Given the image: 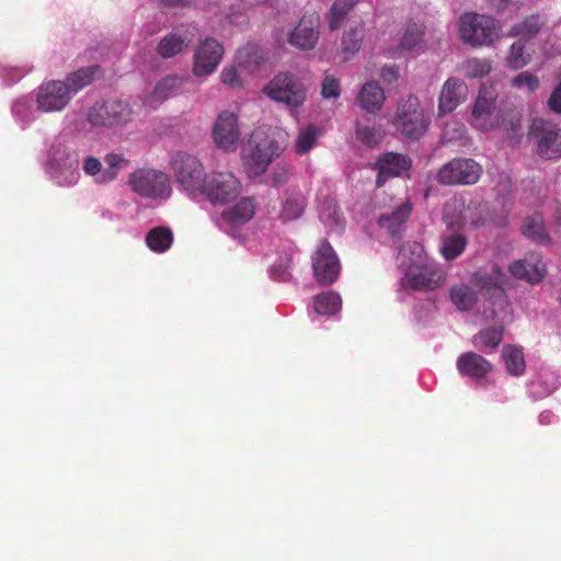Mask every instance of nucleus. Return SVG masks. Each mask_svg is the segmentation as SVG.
Returning a JSON list of instances; mask_svg holds the SVG:
<instances>
[{
    "label": "nucleus",
    "mask_w": 561,
    "mask_h": 561,
    "mask_svg": "<svg viewBox=\"0 0 561 561\" xmlns=\"http://www.w3.org/2000/svg\"><path fill=\"white\" fill-rule=\"evenodd\" d=\"M467 84L458 78L447 79L438 96V115L449 114L462 104L468 98Z\"/></svg>",
    "instance_id": "nucleus-22"
},
{
    "label": "nucleus",
    "mask_w": 561,
    "mask_h": 561,
    "mask_svg": "<svg viewBox=\"0 0 561 561\" xmlns=\"http://www.w3.org/2000/svg\"><path fill=\"white\" fill-rule=\"evenodd\" d=\"M450 299L458 310L471 309L477 302L476 293L466 284H457L450 288Z\"/></svg>",
    "instance_id": "nucleus-40"
},
{
    "label": "nucleus",
    "mask_w": 561,
    "mask_h": 561,
    "mask_svg": "<svg viewBox=\"0 0 561 561\" xmlns=\"http://www.w3.org/2000/svg\"><path fill=\"white\" fill-rule=\"evenodd\" d=\"M173 243V233L169 228L154 227L146 236L147 247L156 253H164Z\"/></svg>",
    "instance_id": "nucleus-34"
},
{
    "label": "nucleus",
    "mask_w": 561,
    "mask_h": 561,
    "mask_svg": "<svg viewBox=\"0 0 561 561\" xmlns=\"http://www.w3.org/2000/svg\"><path fill=\"white\" fill-rule=\"evenodd\" d=\"M511 83L516 90L527 94H533L538 90L540 80L536 75L529 71H523L514 77Z\"/></svg>",
    "instance_id": "nucleus-47"
},
{
    "label": "nucleus",
    "mask_w": 561,
    "mask_h": 561,
    "mask_svg": "<svg viewBox=\"0 0 561 561\" xmlns=\"http://www.w3.org/2000/svg\"><path fill=\"white\" fill-rule=\"evenodd\" d=\"M403 282L417 290H432L445 283V272L435 261L425 264L409 265Z\"/></svg>",
    "instance_id": "nucleus-17"
},
{
    "label": "nucleus",
    "mask_w": 561,
    "mask_h": 561,
    "mask_svg": "<svg viewBox=\"0 0 561 561\" xmlns=\"http://www.w3.org/2000/svg\"><path fill=\"white\" fill-rule=\"evenodd\" d=\"M492 65L488 59L470 58L461 66L463 75L470 79L485 77L490 73Z\"/></svg>",
    "instance_id": "nucleus-46"
},
{
    "label": "nucleus",
    "mask_w": 561,
    "mask_h": 561,
    "mask_svg": "<svg viewBox=\"0 0 561 561\" xmlns=\"http://www.w3.org/2000/svg\"><path fill=\"white\" fill-rule=\"evenodd\" d=\"M188 46V41L185 36L171 33L164 36L158 44V54L163 58H171L182 53Z\"/></svg>",
    "instance_id": "nucleus-38"
},
{
    "label": "nucleus",
    "mask_w": 561,
    "mask_h": 561,
    "mask_svg": "<svg viewBox=\"0 0 561 561\" xmlns=\"http://www.w3.org/2000/svg\"><path fill=\"white\" fill-rule=\"evenodd\" d=\"M356 137L360 142L367 146H374L379 142L382 135L379 130H376L375 128L358 127L356 130Z\"/></svg>",
    "instance_id": "nucleus-52"
},
{
    "label": "nucleus",
    "mask_w": 561,
    "mask_h": 561,
    "mask_svg": "<svg viewBox=\"0 0 561 561\" xmlns=\"http://www.w3.org/2000/svg\"><path fill=\"white\" fill-rule=\"evenodd\" d=\"M422 42V33L416 25L408 27L402 35L398 47L389 48L387 55L391 58L399 57L404 51H415Z\"/></svg>",
    "instance_id": "nucleus-35"
},
{
    "label": "nucleus",
    "mask_w": 561,
    "mask_h": 561,
    "mask_svg": "<svg viewBox=\"0 0 561 561\" xmlns=\"http://www.w3.org/2000/svg\"><path fill=\"white\" fill-rule=\"evenodd\" d=\"M323 135V128L316 124H307L298 128L291 150L297 156H305L314 149Z\"/></svg>",
    "instance_id": "nucleus-27"
},
{
    "label": "nucleus",
    "mask_w": 561,
    "mask_h": 561,
    "mask_svg": "<svg viewBox=\"0 0 561 561\" xmlns=\"http://www.w3.org/2000/svg\"><path fill=\"white\" fill-rule=\"evenodd\" d=\"M35 98L31 95H23L18 98L12 104V113L18 122L23 126H27L35 121L37 106L34 107Z\"/></svg>",
    "instance_id": "nucleus-33"
},
{
    "label": "nucleus",
    "mask_w": 561,
    "mask_h": 561,
    "mask_svg": "<svg viewBox=\"0 0 561 561\" xmlns=\"http://www.w3.org/2000/svg\"><path fill=\"white\" fill-rule=\"evenodd\" d=\"M273 101L284 104L291 114L305 103L307 85L301 78L290 72L276 75L263 89Z\"/></svg>",
    "instance_id": "nucleus-5"
},
{
    "label": "nucleus",
    "mask_w": 561,
    "mask_h": 561,
    "mask_svg": "<svg viewBox=\"0 0 561 561\" xmlns=\"http://www.w3.org/2000/svg\"><path fill=\"white\" fill-rule=\"evenodd\" d=\"M540 422L547 423L550 420V414L548 412H543L539 416Z\"/></svg>",
    "instance_id": "nucleus-56"
},
{
    "label": "nucleus",
    "mask_w": 561,
    "mask_h": 561,
    "mask_svg": "<svg viewBox=\"0 0 561 561\" xmlns=\"http://www.w3.org/2000/svg\"><path fill=\"white\" fill-rule=\"evenodd\" d=\"M172 168L181 186L191 195L201 194L204 188V169L192 156L178 153L172 160Z\"/></svg>",
    "instance_id": "nucleus-13"
},
{
    "label": "nucleus",
    "mask_w": 561,
    "mask_h": 561,
    "mask_svg": "<svg viewBox=\"0 0 561 561\" xmlns=\"http://www.w3.org/2000/svg\"><path fill=\"white\" fill-rule=\"evenodd\" d=\"M530 61V56L525 54V45L518 41L515 42L506 56V65L512 69H522Z\"/></svg>",
    "instance_id": "nucleus-48"
},
{
    "label": "nucleus",
    "mask_w": 561,
    "mask_h": 561,
    "mask_svg": "<svg viewBox=\"0 0 561 561\" xmlns=\"http://www.w3.org/2000/svg\"><path fill=\"white\" fill-rule=\"evenodd\" d=\"M380 77L387 83L396 82L399 79V69L396 66H385L380 70Z\"/></svg>",
    "instance_id": "nucleus-54"
},
{
    "label": "nucleus",
    "mask_w": 561,
    "mask_h": 561,
    "mask_svg": "<svg viewBox=\"0 0 561 561\" xmlns=\"http://www.w3.org/2000/svg\"><path fill=\"white\" fill-rule=\"evenodd\" d=\"M511 274L528 283L537 284L545 275L546 265L538 254L531 253L522 260H516L510 265Z\"/></svg>",
    "instance_id": "nucleus-25"
},
{
    "label": "nucleus",
    "mask_w": 561,
    "mask_h": 561,
    "mask_svg": "<svg viewBox=\"0 0 561 561\" xmlns=\"http://www.w3.org/2000/svg\"><path fill=\"white\" fill-rule=\"evenodd\" d=\"M249 75L243 72L237 62L233 60L231 64L225 66L219 73L220 82L229 89H242L245 83V78Z\"/></svg>",
    "instance_id": "nucleus-42"
},
{
    "label": "nucleus",
    "mask_w": 561,
    "mask_h": 561,
    "mask_svg": "<svg viewBox=\"0 0 561 561\" xmlns=\"http://www.w3.org/2000/svg\"><path fill=\"white\" fill-rule=\"evenodd\" d=\"M430 117L416 98H409L398 106L393 125L404 137L419 139L427 131Z\"/></svg>",
    "instance_id": "nucleus-9"
},
{
    "label": "nucleus",
    "mask_w": 561,
    "mask_h": 561,
    "mask_svg": "<svg viewBox=\"0 0 561 561\" xmlns=\"http://www.w3.org/2000/svg\"><path fill=\"white\" fill-rule=\"evenodd\" d=\"M466 244L467 240L461 233L451 232L442 237L439 251L445 260L451 261L465 251Z\"/></svg>",
    "instance_id": "nucleus-37"
},
{
    "label": "nucleus",
    "mask_w": 561,
    "mask_h": 561,
    "mask_svg": "<svg viewBox=\"0 0 561 561\" xmlns=\"http://www.w3.org/2000/svg\"><path fill=\"white\" fill-rule=\"evenodd\" d=\"M45 164L59 186H72L80 180L78 151L75 145L64 137H56L48 142Z\"/></svg>",
    "instance_id": "nucleus-2"
},
{
    "label": "nucleus",
    "mask_w": 561,
    "mask_h": 561,
    "mask_svg": "<svg viewBox=\"0 0 561 561\" xmlns=\"http://www.w3.org/2000/svg\"><path fill=\"white\" fill-rule=\"evenodd\" d=\"M482 168L472 159H454L440 168L437 179L443 184L469 185L478 182Z\"/></svg>",
    "instance_id": "nucleus-15"
},
{
    "label": "nucleus",
    "mask_w": 561,
    "mask_h": 561,
    "mask_svg": "<svg viewBox=\"0 0 561 561\" xmlns=\"http://www.w3.org/2000/svg\"><path fill=\"white\" fill-rule=\"evenodd\" d=\"M459 37L472 46H486L500 38L501 27L491 16L463 13L457 22Z\"/></svg>",
    "instance_id": "nucleus-6"
},
{
    "label": "nucleus",
    "mask_w": 561,
    "mask_h": 561,
    "mask_svg": "<svg viewBox=\"0 0 561 561\" xmlns=\"http://www.w3.org/2000/svg\"><path fill=\"white\" fill-rule=\"evenodd\" d=\"M536 151L543 159L561 158V129L549 122H534L530 131Z\"/></svg>",
    "instance_id": "nucleus-19"
},
{
    "label": "nucleus",
    "mask_w": 561,
    "mask_h": 561,
    "mask_svg": "<svg viewBox=\"0 0 561 561\" xmlns=\"http://www.w3.org/2000/svg\"><path fill=\"white\" fill-rule=\"evenodd\" d=\"M127 164L126 159L116 153H108L103 162L94 156H87L82 160L83 173L96 184L113 182L122 169Z\"/></svg>",
    "instance_id": "nucleus-14"
},
{
    "label": "nucleus",
    "mask_w": 561,
    "mask_h": 561,
    "mask_svg": "<svg viewBox=\"0 0 561 561\" xmlns=\"http://www.w3.org/2000/svg\"><path fill=\"white\" fill-rule=\"evenodd\" d=\"M185 77L167 76L159 80L154 87L142 94V104L149 108H156L164 101L175 95L186 82Z\"/></svg>",
    "instance_id": "nucleus-23"
},
{
    "label": "nucleus",
    "mask_w": 561,
    "mask_h": 561,
    "mask_svg": "<svg viewBox=\"0 0 561 561\" xmlns=\"http://www.w3.org/2000/svg\"><path fill=\"white\" fill-rule=\"evenodd\" d=\"M469 123L472 127L488 131L503 125L502 117L495 107V99L484 89L479 91L472 104Z\"/></svg>",
    "instance_id": "nucleus-16"
},
{
    "label": "nucleus",
    "mask_w": 561,
    "mask_h": 561,
    "mask_svg": "<svg viewBox=\"0 0 561 561\" xmlns=\"http://www.w3.org/2000/svg\"><path fill=\"white\" fill-rule=\"evenodd\" d=\"M240 181L230 172H214L205 178L203 194L211 204L225 205L241 195Z\"/></svg>",
    "instance_id": "nucleus-12"
},
{
    "label": "nucleus",
    "mask_w": 561,
    "mask_h": 561,
    "mask_svg": "<svg viewBox=\"0 0 561 561\" xmlns=\"http://www.w3.org/2000/svg\"><path fill=\"white\" fill-rule=\"evenodd\" d=\"M241 137L238 115L231 111H222L213 126V140L216 146L227 152L237 150Z\"/></svg>",
    "instance_id": "nucleus-18"
},
{
    "label": "nucleus",
    "mask_w": 561,
    "mask_h": 561,
    "mask_svg": "<svg viewBox=\"0 0 561 561\" xmlns=\"http://www.w3.org/2000/svg\"><path fill=\"white\" fill-rule=\"evenodd\" d=\"M411 209L412 207L409 202H402L391 213L380 216L378 220L379 226L387 230L389 233L396 234L400 231L401 226L409 218Z\"/></svg>",
    "instance_id": "nucleus-31"
},
{
    "label": "nucleus",
    "mask_w": 561,
    "mask_h": 561,
    "mask_svg": "<svg viewBox=\"0 0 561 561\" xmlns=\"http://www.w3.org/2000/svg\"><path fill=\"white\" fill-rule=\"evenodd\" d=\"M355 4L354 0H337L331 8L329 15V25L331 30H336L344 16Z\"/></svg>",
    "instance_id": "nucleus-49"
},
{
    "label": "nucleus",
    "mask_w": 561,
    "mask_h": 561,
    "mask_svg": "<svg viewBox=\"0 0 561 561\" xmlns=\"http://www.w3.org/2000/svg\"><path fill=\"white\" fill-rule=\"evenodd\" d=\"M502 359L510 375L515 377L524 375L526 370V362L524 352L520 347L515 345H505L502 350Z\"/></svg>",
    "instance_id": "nucleus-32"
},
{
    "label": "nucleus",
    "mask_w": 561,
    "mask_h": 561,
    "mask_svg": "<svg viewBox=\"0 0 561 561\" xmlns=\"http://www.w3.org/2000/svg\"><path fill=\"white\" fill-rule=\"evenodd\" d=\"M312 270L316 280L322 285L334 283L341 272L339 257L332 247L322 242L312 255Z\"/></svg>",
    "instance_id": "nucleus-20"
},
{
    "label": "nucleus",
    "mask_w": 561,
    "mask_h": 561,
    "mask_svg": "<svg viewBox=\"0 0 561 561\" xmlns=\"http://www.w3.org/2000/svg\"><path fill=\"white\" fill-rule=\"evenodd\" d=\"M386 100L383 89L375 81H368L362 85L356 96L359 106L369 112L377 113Z\"/></svg>",
    "instance_id": "nucleus-29"
},
{
    "label": "nucleus",
    "mask_w": 561,
    "mask_h": 561,
    "mask_svg": "<svg viewBox=\"0 0 561 561\" xmlns=\"http://www.w3.org/2000/svg\"><path fill=\"white\" fill-rule=\"evenodd\" d=\"M557 80L558 82L553 88L547 104L550 111L561 114V70L558 73Z\"/></svg>",
    "instance_id": "nucleus-53"
},
{
    "label": "nucleus",
    "mask_w": 561,
    "mask_h": 561,
    "mask_svg": "<svg viewBox=\"0 0 561 561\" xmlns=\"http://www.w3.org/2000/svg\"><path fill=\"white\" fill-rule=\"evenodd\" d=\"M99 73V68L93 66L79 69L68 75L65 80H50L41 84L35 92L37 110L43 113L64 111L72 98Z\"/></svg>",
    "instance_id": "nucleus-1"
},
{
    "label": "nucleus",
    "mask_w": 561,
    "mask_h": 561,
    "mask_svg": "<svg viewBox=\"0 0 561 561\" xmlns=\"http://www.w3.org/2000/svg\"><path fill=\"white\" fill-rule=\"evenodd\" d=\"M274 135L275 130L272 128H259L242 148V164L249 178L264 174L272 161L280 153V147Z\"/></svg>",
    "instance_id": "nucleus-3"
},
{
    "label": "nucleus",
    "mask_w": 561,
    "mask_h": 561,
    "mask_svg": "<svg viewBox=\"0 0 561 561\" xmlns=\"http://www.w3.org/2000/svg\"><path fill=\"white\" fill-rule=\"evenodd\" d=\"M410 167L411 161L403 154L392 152L383 154L376 163L378 170L377 185L381 186L391 176L401 175Z\"/></svg>",
    "instance_id": "nucleus-26"
},
{
    "label": "nucleus",
    "mask_w": 561,
    "mask_h": 561,
    "mask_svg": "<svg viewBox=\"0 0 561 561\" xmlns=\"http://www.w3.org/2000/svg\"><path fill=\"white\" fill-rule=\"evenodd\" d=\"M319 39V22L312 18H302L298 24L288 30L282 31L279 42H287L300 50H311Z\"/></svg>",
    "instance_id": "nucleus-21"
},
{
    "label": "nucleus",
    "mask_w": 561,
    "mask_h": 561,
    "mask_svg": "<svg viewBox=\"0 0 561 561\" xmlns=\"http://www.w3.org/2000/svg\"><path fill=\"white\" fill-rule=\"evenodd\" d=\"M341 94L340 81L332 75H327L321 84V95L323 99H337Z\"/></svg>",
    "instance_id": "nucleus-51"
},
{
    "label": "nucleus",
    "mask_w": 561,
    "mask_h": 561,
    "mask_svg": "<svg viewBox=\"0 0 561 561\" xmlns=\"http://www.w3.org/2000/svg\"><path fill=\"white\" fill-rule=\"evenodd\" d=\"M400 257L401 263L405 265V268L409 265L425 264L434 261L428 257L424 247L416 241L407 242L400 250Z\"/></svg>",
    "instance_id": "nucleus-39"
},
{
    "label": "nucleus",
    "mask_w": 561,
    "mask_h": 561,
    "mask_svg": "<svg viewBox=\"0 0 561 561\" xmlns=\"http://www.w3.org/2000/svg\"><path fill=\"white\" fill-rule=\"evenodd\" d=\"M225 53V47L218 39L210 36L201 38L194 48L192 73L197 78L209 77L221 64Z\"/></svg>",
    "instance_id": "nucleus-11"
},
{
    "label": "nucleus",
    "mask_w": 561,
    "mask_h": 561,
    "mask_svg": "<svg viewBox=\"0 0 561 561\" xmlns=\"http://www.w3.org/2000/svg\"><path fill=\"white\" fill-rule=\"evenodd\" d=\"M289 178V173L285 169H276L271 175L270 182L274 186L285 184Z\"/></svg>",
    "instance_id": "nucleus-55"
},
{
    "label": "nucleus",
    "mask_w": 561,
    "mask_h": 561,
    "mask_svg": "<svg viewBox=\"0 0 561 561\" xmlns=\"http://www.w3.org/2000/svg\"><path fill=\"white\" fill-rule=\"evenodd\" d=\"M232 59L243 72L252 75L264 64L266 58L260 46L247 44L237 50Z\"/></svg>",
    "instance_id": "nucleus-28"
},
{
    "label": "nucleus",
    "mask_w": 561,
    "mask_h": 561,
    "mask_svg": "<svg viewBox=\"0 0 561 561\" xmlns=\"http://www.w3.org/2000/svg\"><path fill=\"white\" fill-rule=\"evenodd\" d=\"M128 186L138 196L145 199L161 202L172 194L169 176L156 169H138L128 179Z\"/></svg>",
    "instance_id": "nucleus-7"
},
{
    "label": "nucleus",
    "mask_w": 561,
    "mask_h": 561,
    "mask_svg": "<svg viewBox=\"0 0 561 561\" xmlns=\"http://www.w3.org/2000/svg\"><path fill=\"white\" fill-rule=\"evenodd\" d=\"M559 385H560V380H556L553 382V385L549 389H547V393H551L554 389L558 388Z\"/></svg>",
    "instance_id": "nucleus-58"
},
{
    "label": "nucleus",
    "mask_w": 561,
    "mask_h": 561,
    "mask_svg": "<svg viewBox=\"0 0 561 561\" xmlns=\"http://www.w3.org/2000/svg\"><path fill=\"white\" fill-rule=\"evenodd\" d=\"M364 38V26L358 24L354 27H350L342 38V54L345 59L353 57L362 46Z\"/></svg>",
    "instance_id": "nucleus-41"
},
{
    "label": "nucleus",
    "mask_w": 561,
    "mask_h": 561,
    "mask_svg": "<svg viewBox=\"0 0 561 561\" xmlns=\"http://www.w3.org/2000/svg\"><path fill=\"white\" fill-rule=\"evenodd\" d=\"M542 25L543 21L539 15H531L516 24L511 30L510 36H518L523 39L531 38L539 32Z\"/></svg>",
    "instance_id": "nucleus-45"
},
{
    "label": "nucleus",
    "mask_w": 561,
    "mask_h": 561,
    "mask_svg": "<svg viewBox=\"0 0 561 561\" xmlns=\"http://www.w3.org/2000/svg\"><path fill=\"white\" fill-rule=\"evenodd\" d=\"M456 368L462 377L476 381L484 380L493 371L491 362L474 352L460 354L456 360Z\"/></svg>",
    "instance_id": "nucleus-24"
},
{
    "label": "nucleus",
    "mask_w": 561,
    "mask_h": 561,
    "mask_svg": "<svg viewBox=\"0 0 561 561\" xmlns=\"http://www.w3.org/2000/svg\"><path fill=\"white\" fill-rule=\"evenodd\" d=\"M306 197L299 191H287L282 201L279 218L283 221L298 219L305 211Z\"/></svg>",
    "instance_id": "nucleus-30"
},
{
    "label": "nucleus",
    "mask_w": 561,
    "mask_h": 561,
    "mask_svg": "<svg viewBox=\"0 0 561 561\" xmlns=\"http://www.w3.org/2000/svg\"><path fill=\"white\" fill-rule=\"evenodd\" d=\"M134 115L128 102L107 100L95 102L87 112V121L93 127L112 128L129 124Z\"/></svg>",
    "instance_id": "nucleus-8"
},
{
    "label": "nucleus",
    "mask_w": 561,
    "mask_h": 561,
    "mask_svg": "<svg viewBox=\"0 0 561 561\" xmlns=\"http://www.w3.org/2000/svg\"><path fill=\"white\" fill-rule=\"evenodd\" d=\"M319 217L332 230L337 229L342 224L340 213L333 202H328L321 206Z\"/></svg>",
    "instance_id": "nucleus-50"
},
{
    "label": "nucleus",
    "mask_w": 561,
    "mask_h": 561,
    "mask_svg": "<svg viewBox=\"0 0 561 561\" xmlns=\"http://www.w3.org/2000/svg\"><path fill=\"white\" fill-rule=\"evenodd\" d=\"M342 308V298L337 293L324 291L313 299V310L320 316H333Z\"/></svg>",
    "instance_id": "nucleus-36"
},
{
    "label": "nucleus",
    "mask_w": 561,
    "mask_h": 561,
    "mask_svg": "<svg viewBox=\"0 0 561 561\" xmlns=\"http://www.w3.org/2000/svg\"><path fill=\"white\" fill-rule=\"evenodd\" d=\"M267 0H247V4L249 5H255V4H261V3H265Z\"/></svg>",
    "instance_id": "nucleus-57"
},
{
    "label": "nucleus",
    "mask_w": 561,
    "mask_h": 561,
    "mask_svg": "<svg viewBox=\"0 0 561 561\" xmlns=\"http://www.w3.org/2000/svg\"><path fill=\"white\" fill-rule=\"evenodd\" d=\"M502 341V329L494 327L480 331L472 337V344L481 350H494Z\"/></svg>",
    "instance_id": "nucleus-44"
},
{
    "label": "nucleus",
    "mask_w": 561,
    "mask_h": 561,
    "mask_svg": "<svg viewBox=\"0 0 561 561\" xmlns=\"http://www.w3.org/2000/svg\"><path fill=\"white\" fill-rule=\"evenodd\" d=\"M523 233L526 237L541 243L550 241L545 229L542 216L540 214H535L525 219L523 225Z\"/></svg>",
    "instance_id": "nucleus-43"
},
{
    "label": "nucleus",
    "mask_w": 561,
    "mask_h": 561,
    "mask_svg": "<svg viewBox=\"0 0 561 561\" xmlns=\"http://www.w3.org/2000/svg\"><path fill=\"white\" fill-rule=\"evenodd\" d=\"M471 282L482 291H492V300L484 310V317L501 324L508 322L511 320V310L510 304L502 290V286L505 283L503 272L496 265H492L489 270L485 268L474 273Z\"/></svg>",
    "instance_id": "nucleus-4"
},
{
    "label": "nucleus",
    "mask_w": 561,
    "mask_h": 561,
    "mask_svg": "<svg viewBox=\"0 0 561 561\" xmlns=\"http://www.w3.org/2000/svg\"><path fill=\"white\" fill-rule=\"evenodd\" d=\"M255 210V201L240 195L233 202L225 204L217 224L222 231L241 241L242 234L237 231L254 217Z\"/></svg>",
    "instance_id": "nucleus-10"
},
{
    "label": "nucleus",
    "mask_w": 561,
    "mask_h": 561,
    "mask_svg": "<svg viewBox=\"0 0 561 561\" xmlns=\"http://www.w3.org/2000/svg\"><path fill=\"white\" fill-rule=\"evenodd\" d=\"M288 259L286 260L285 264H284V271L288 268Z\"/></svg>",
    "instance_id": "nucleus-59"
},
{
    "label": "nucleus",
    "mask_w": 561,
    "mask_h": 561,
    "mask_svg": "<svg viewBox=\"0 0 561 561\" xmlns=\"http://www.w3.org/2000/svg\"><path fill=\"white\" fill-rule=\"evenodd\" d=\"M559 224L561 225V219H559Z\"/></svg>",
    "instance_id": "nucleus-60"
}]
</instances>
